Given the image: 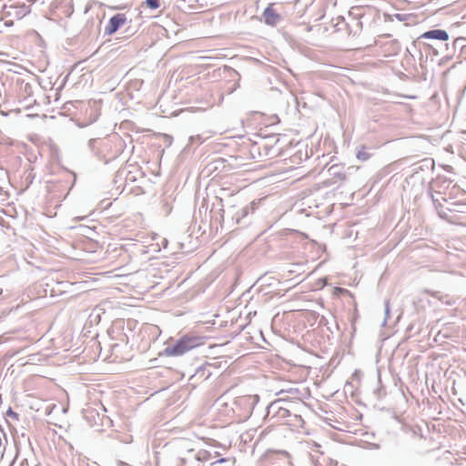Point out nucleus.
<instances>
[{
  "instance_id": "6e6552de",
  "label": "nucleus",
  "mask_w": 466,
  "mask_h": 466,
  "mask_svg": "<svg viewBox=\"0 0 466 466\" xmlns=\"http://www.w3.org/2000/svg\"><path fill=\"white\" fill-rule=\"evenodd\" d=\"M423 292L427 293V294H430L431 296H432L434 298H437L440 300L442 299V296L441 295V293L439 291H430V290L425 289Z\"/></svg>"
},
{
  "instance_id": "f257e3e1",
  "label": "nucleus",
  "mask_w": 466,
  "mask_h": 466,
  "mask_svg": "<svg viewBox=\"0 0 466 466\" xmlns=\"http://www.w3.org/2000/svg\"><path fill=\"white\" fill-rule=\"evenodd\" d=\"M202 338L196 336H185L176 342L172 347H167V351L169 355L179 356L188 350L201 345Z\"/></svg>"
},
{
  "instance_id": "39448f33",
  "label": "nucleus",
  "mask_w": 466,
  "mask_h": 466,
  "mask_svg": "<svg viewBox=\"0 0 466 466\" xmlns=\"http://www.w3.org/2000/svg\"><path fill=\"white\" fill-rule=\"evenodd\" d=\"M421 37L427 38V39H439V40L445 41V40H448L449 35L444 30L436 29V30H431V31L425 32L421 35Z\"/></svg>"
},
{
  "instance_id": "1a4fd4ad",
  "label": "nucleus",
  "mask_w": 466,
  "mask_h": 466,
  "mask_svg": "<svg viewBox=\"0 0 466 466\" xmlns=\"http://www.w3.org/2000/svg\"><path fill=\"white\" fill-rule=\"evenodd\" d=\"M7 416L13 418V419H15V420H18V415L17 413H15V411H13L12 410H9L7 411Z\"/></svg>"
},
{
  "instance_id": "20e7f679",
  "label": "nucleus",
  "mask_w": 466,
  "mask_h": 466,
  "mask_svg": "<svg viewBox=\"0 0 466 466\" xmlns=\"http://www.w3.org/2000/svg\"><path fill=\"white\" fill-rule=\"evenodd\" d=\"M272 414V416H276L277 414L279 417L285 418L289 415V410L280 406L279 401H276L271 403L268 408V415Z\"/></svg>"
},
{
  "instance_id": "f03ea898",
  "label": "nucleus",
  "mask_w": 466,
  "mask_h": 466,
  "mask_svg": "<svg viewBox=\"0 0 466 466\" xmlns=\"http://www.w3.org/2000/svg\"><path fill=\"white\" fill-rule=\"evenodd\" d=\"M127 16L125 14H116L109 20L107 25L105 28V33L106 35H113L116 32L122 25L127 23Z\"/></svg>"
},
{
  "instance_id": "7ed1b4c3",
  "label": "nucleus",
  "mask_w": 466,
  "mask_h": 466,
  "mask_svg": "<svg viewBox=\"0 0 466 466\" xmlns=\"http://www.w3.org/2000/svg\"><path fill=\"white\" fill-rule=\"evenodd\" d=\"M263 17L265 22L269 25H276L280 20L279 15L271 6L265 9Z\"/></svg>"
},
{
  "instance_id": "423d86ee",
  "label": "nucleus",
  "mask_w": 466,
  "mask_h": 466,
  "mask_svg": "<svg viewBox=\"0 0 466 466\" xmlns=\"http://www.w3.org/2000/svg\"><path fill=\"white\" fill-rule=\"evenodd\" d=\"M357 157L360 160L365 161V160L369 159L370 154L364 148H362L358 151Z\"/></svg>"
},
{
  "instance_id": "0eeeda50",
  "label": "nucleus",
  "mask_w": 466,
  "mask_h": 466,
  "mask_svg": "<svg viewBox=\"0 0 466 466\" xmlns=\"http://www.w3.org/2000/svg\"><path fill=\"white\" fill-rule=\"evenodd\" d=\"M146 3L151 9H157L159 6V0H146Z\"/></svg>"
}]
</instances>
